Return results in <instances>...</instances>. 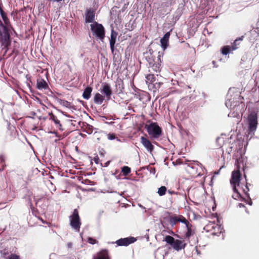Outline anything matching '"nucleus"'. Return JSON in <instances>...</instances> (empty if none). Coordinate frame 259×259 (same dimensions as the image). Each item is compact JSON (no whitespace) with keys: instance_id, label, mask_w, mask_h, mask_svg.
<instances>
[{"instance_id":"1","label":"nucleus","mask_w":259,"mask_h":259,"mask_svg":"<svg viewBox=\"0 0 259 259\" xmlns=\"http://www.w3.org/2000/svg\"><path fill=\"white\" fill-rule=\"evenodd\" d=\"M240 160V158L236 160L235 164L237 165V168L236 170H234L232 172L230 179V184L232 187L233 190L235 193V194L232 195V197L235 199H238L241 198V195L239 191V190H241L245 196L247 197V203L251 205L252 204V201L248 193L249 191L248 186L249 185L250 186V184L246 181V185L243 186V185L240 183L241 175L240 171V166H239ZM244 176L246 180L245 174L244 175Z\"/></svg>"},{"instance_id":"2","label":"nucleus","mask_w":259,"mask_h":259,"mask_svg":"<svg viewBox=\"0 0 259 259\" xmlns=\"http://www.w3.org/2000/svg\"><path fill=\"white\" fill-rule=\"evenodd\" d=\"M148 61V71L150 73H158L161 71V61L160 56L157 58L153 57L151 55L146 57Z\"/></svg>"},{"instance_id":"3","label":"nucleus","mask_w":259,"mask_h":259,"mask_svg":"<svg viewBox=\"0 0 259 259\" xmlns=\"http://www.w3.org/2000/svg\"><path fill=\"white\" fill-rule=\"evenodd\" d=\"M164 241L171 245L172 248L177 251L184 249L187 245L184 240L175 239L173 237L169 235H166L164 239Z\"/></svg>"},{"instance_id":"4","label":"nucleus","mask_w":259,"mask_h":259,"mask_svg":"<svg viewBox=\"0 0 259 259\" xmlns=\"http://www.w3.org/2000/svg\"><path fill=\"white\" fill-rule=\"evenodd\" d=\"M91 30L93 35L101 40H103L105 36V30L103 26L95 21L90 25Z\"/></svg>"},{"instance_id":"5","label":"nucleus","mask_w":259,"mask_h":259,"mask_svg":"<svg viewBox=\"0 0 259 259\" xmlns=\"http://www.w3.org/2000/svg\"><path fill=\"white\" fill-rule=\"evenodd\" d=\"M148 134L154 139L158 138L162 135V129L157 122H151L145 125Z\"/></svg>"},{"instance_id":"6","label":"nucleus","mask_w":259,"mask_h":259,"mask_svg":"<svg viewBox=\"0 0 259 259\" xmlns=\"http://www.w3.org/2000/svg\"><path fill=\"white\" fill-rule=\"evenodd\" d=\"M70 225L76 230L79 231L81 222L79 216L78 211L77 209H74L72 214L70 217Z\"/></svg>"},{"instance_id":"7","label":"nucleus","mask_w":259,"mask_h":259,"mask_svg":"<svg viewBox=\"0 0 259 259\" xmlns=\"http://www.w3.org/2000/svg\"><path fill=\"white\" fill-rule=\"evenodd\" d=\"M248 130L250 132H254L257 127V116L255 112H251L248 116Z\"/></svg>"},{"instance_id":"8","label":"nucleus","mask_w":259,"mask_h":259,"mask_svg":"<svg viewBox=\"0 0 259 259\" xmlns=\"http://www.w3.org/2000/svg\"><path fill=\"white\" fill-rule=\"evenodd\" d=\"M220 227L214 222H209L204 227V229L206 232H210L212 235H217L218 233H220L219 231Z\"/></svg>"},{"instance_id":"9","label":"nucleus","mask_w":259,"mask_h":259,"mask_svg":"<svg viewBox=\"0 0 259 259\" xmlns=\"http://www.w3.org/2000/svg\"><path fill=\"white\" fill-rule=\"evenodd\" d=\"M136 240L137 239L134 237H128L119 239L116 241L115 243H116L118 246H126L134 243Z\"/></svg>"},{"instance_id":"10","label":"nucleus","mask_w":259,"mask_h":259,"mask_svg":"<svg viewBox=\"0 0 259 259\" xmlns=\"http://www.w3.org/2000/svg\"><path fill=\"white\" fill-rule=\"evenodd\" d=\"M198 169L202 170V168L198 164H196L191 166H189L188 171L191 175V177L195 178L201 176V172L198 171Z\"/></svg>"},{"instance_id":"11","label":"nucleus","mask_w":259,"mask_h":259,"mask_svg":"<svg viewBox=\"0 0 259 259\" xmlns=\"http://www.w3.org/2000/svg\"><path fill=\"white\" fill-rule=\"evenodd\" d=\"M141 142L144 146V147L150 152H152L154 149V147L152 144L151 142L147 138L144 137H141Z\"/></svg>"},{"instance_id":"12","label":"nucleus","mask_w":259,"mask_h":259,"mask_svg":"<svg viewBox=\"0 0 259 259\" xmlns=\"http://www.w3.org/2000/svg\"><path fill=\"white\" fill-rule=\"evenodd\" d=\"M95 12L92 9L87 10L85 12V23H93L95 22Z\"/></svg>"},{"instance_id":"13","label":"nucleus","mask_w":259,"mask_h":259,"mask_svg":"<svg viewBox=\"0 0 259 259\" xmlns=\"http://www.w3.org/2000/svg\"><path fill=\"white\" fill-rule=\"evenodd\" d=\"M118 35L117 32L114 30L113 29L111 30L110 38V47L112 53L114 52V46L116 42V39Z\"/></svg>"},{"instance_id":"14","label":"nucleus","mask_w":259,"mask_h":259,"mask_svg":"<svg viewBox=\"0 0 259 259\" xmlns=\"http://www.w3.org/2000/svg\"><path fill=\"white\" fill-rule=\"evenodd\" d=\"M36 88L39 90H47L49 89V85L47 82L42 78L37 79Z\"/></svg>"},{"instance_id":"15","label":"nucleus","mask_w":259,"mask_h":259,"mask_svg":"<svg viewBox=\"0 0 259 259\" xmlns=\"http://www.w3.org/2000/svg\"><path fill=\"white\" fill-rule=\"evenodd\" d=\"M170 32H166L163 37L160 39L161 47L165 50L168 46V40L170 36Z\"/></svg>"},{"instance_id":"16","label":"nucleus","mask_w":259,"mask_h":259,"mask_svg":"<svg viewBox=\"0 0 259 259\" xmlns=\"http://www.w3.org/2000/svg\"><path fill=\"white\" fill-rule=\"evenodd\" d=\"M102 89L101 92L104 93L107 98L108 99L110 98V97L112 95V91L111 90L110 85L108 83H105L102 85Z\"/></svg>"},{"instance_id":"17","label":"nucleus","mask_w":259,"mask_h":259,"mask_svg":"<svg viewBox=\"0 0 259 259\" xmlns=\"http://www.w3.org/2000/svg\"><path fill=\"white\" fill-rule=\"evenodd\" d=\"M94 259H109L108 250L107 249L101 250Z\"/></svg>"},{"instance_id":"18","label":"nucleus","mask_w":259,"mask_h":259,"mask_svg":"<svg viewBox=\"0 0 259 259\" xmlns=\"http://www.w3.org/2000/svg\"><path fill=\"white\" fill-rule=\"evenodd\" d=\"M104 99V97L98 93L94 96V101L96 104H101L103 102Z\"/></svg>"},{"instance_id":"19","label":"nucleus","mask_w":259,"mask_h":259,"mask_svg":"<svg viewBox=\"0 0 259 259\" xmlns=\"http://www.w3.org/2000/svg\"><path fill=\"white\" fill-rule=\"evenodd\" d=\"M186 228H187V232H186V233L185 234V237L186 239H189L190 237L195 233V232L192 229V225L191 224H190L189 225L187 226Z\"/></svg>"},{"instance_id":"20","label":"nucleus","mask_w":259,"mask_h":259,"mask_svg":"<svg viewBox=\"0 0 259 259\" xmlns=\"http://www.w3.org/2000/svg\"><path fill=\"white\" fill-rule=\"evenodd\" d=\"M92 88L91 87H87L84 90L82 97L84 99L88 100L91 96Z\"/></svg>"},{"instance_id":"21","label":"nucleus","mask_w":259,"mask_h":259,"mask_svg":"<svg viewBox=\"0 0 259 259\" xmlns=\"http://www.w3.org/2000/svg\"><path fill=\"white\" fill-rule=\"evenodd\" d=\"M20 48V44L16 41H14L13 43V48L12 53L9 55V57L15 54V57L17 56L19 54V48Z\"/></svg>"},{"instance_id":"22","label":"nucleus","mask_w":259,"mask_h":259,"mask_svg":"<svg viewBox=\"0 0 259 259\" xmlns=\"http://www.w3.org/2000/svg\"><path fill=\"white\" fill-rule=\"evenodd\" d=\"M49 115L50 116V119L54 122L57 127H60L61 126L60 120L55 115L53 114L52 112L49 113Z\"/></svg>"},{"instance_id":"23","label":"nucleus","mask_w":259,"mask_h":259,"mask_svg":"<svg viewBox=\"0 0 259 259\" xmlns=\"http://www.w3.org/2000/svg\"><path fill=\"white\" fill-rule=\"evenodd\" d=\"M147 83H152L155 81V76L153 73L149 72L146 76Z\"/></svg>"},{"instance_id":"24","label":"nucleus","mask_w":259,"mask_h":259,"mask_svg":"<svg viewBox=\"0 0 259 259\" xmlns=\"http://www.w3.org/2000/svg\"><path fill=\"white\" fill-rule=\"evenodd\" d=\"M169 222L171 226H174L177 224V223L179 222V215L170 217Z\"/></svg>"},{"instance_id":"25","label":"nucleus","mask_w":259,"mask_h":259,"mask_svg":"<svg viewBox=\"0 0 259 259\" xmlns=\"http://www.w3.org/2000/svg\"><path fill=\"white\" fill-rule=\"evenodd\" d=\"M131 172V169L127 166H123L121 167V172L125 177L128 176Z\"/></svg>"},{"instance_id":"26","label":"nucleus","mask_w":259,"mask_h":259,"mask_svg":"<svg viewBox=\"0 0 259 259\" xmlns=\"http://www.w3.org/2000/svg\"><path fill=\"white\" fill-rule=\"evenodd\" d=\"M243 37H244V36H242L241 37H238V38L234 40L233 45L231 46L232 51L235 50L238 48L237 46L239 45L238 41L242 40L243 39Z\"/></svg>"},{"instance_id":"27","label":"nucleus","mask_w":259,"mask_h":259,"mask_svg":"<svg viewBox=\"0 0 259 259\" xmlns=\"http://www.w3.org/2000/svg\"><path fill=\"white\" fill-rule=\"evenodd\" d=\"M231 50H232L231 47L226 46L222 48V53L223 55H226L230 53Z\"/></svg>"},{"instance_id":"28","label":"nucleus","mask_w":259,"mask_h":259,"mask_svg":"<svg viewBox=\"0 0 259 259\" xmlns=\"http://www.w3.org/2000/svg\"><path fill=\"white\" fill-rule=\"evenodd\" d=\"M59 102L60 105H61L63 106H65L66 107L70 108L71 106V103L66 100L60 99L59 100Z\"/></svg>"},{"instance_id":"29","label":"nucleus","mask_w":259,"mask_h":259,"mask_svg":"<svg viewBox=\"0 0 259 259\" xmlns=\"http://www.w3.org/2000/svg\"><path fill=\"white\" fill-rule=\"evenodd\" d=\"M167 191V189L165 186H161L158 189V193L159 196L164 195Z\"/></svg>"},{"instance_id":"30","label":"nucleus","mask_w":259,"mask_h":259,"mask_svg":"<svg viewBox=\"0 0 259 259\" xmlns=\"http://www.w3.org/2000/svg\"><path fill=\"white\" fill-rule=\"evenodd\" d=\"M179 222H182L185 224L186 227L191 224L189 222L183 215H179Z\"/></svg>"},{"instance_id":"31","label":"nucleus","mask_w":259,"mask_h":259,"mask_svg":"<svg viewBox=\"0 0 259 259\" xmlns=\"http://www.w3.org/2000/svg\"><path fill=\"white\" fill-rule=\"evenodd\" d=\"M7 259H20V257L19 255L16 254L11 253L7 257Z\"/></svg>"},{"instance_id":"32","label":"nucleus","mask_w":259,"mask_h":259,"mask_svg":"<svg viewBox=\"0 0 259 259\" xmlns=\"http://www.w3.org/2000/svg\"><path fill=\"white\" fill-rule=\"evenodd\" d=\"M88 241L89 243H90L91 244H95L98 243V241L97 240L92 237H89L88 239Z\"/></svg>"},{"instance_id":"33","label":"nucleus","mask_w":259,"mask_h":259,"mask_svg":"<svg viewBox=\"0 0 259 259\" xmlns=\"http://www.w3.org/2000/svg\"><path fill=\"white\" fill-rule=\"evenodd\" d=\"M44 198V196H41L40 197H38V196H35L33 197V199L34 201H35V203L37 204L39 201H41L42 199Z\"/></svg>"},{"instance_id":"34","label":"nucleus","mask_w":259,"mask_h":259,"mask_svg":"<svg viewBox=\"0 0 259 259\" xmlns=\"http://www.w3.org/2000/svg\"><path fill=\"white\" fill-rule=\"evenodd\" d=\"M116 138L115 135L114 134H109L108 135V139L110 140H114Z\"/></svg>"},{"instance_id":"35","label":"nucleus","mask_w":259,"mask_h":259,"mask_svg":"<svg viewBox=\"0 0 259 259\" xmlns=\"http://www.w3.org/2000/svg\"><path fill=\"white\" fill-rule=\"evenodd\" d=\"M93 132V127H89L88 129L87 130V133L89 134H91Z\"/></svg>"},{"instance_id":"36","label":"nucleus","mask_w":259,"mask_h":259,"mask_svg":"<svg viewBox=\"0 0 259 259\" xmlns=\"http://www.w3.org/2000/svg\"><path fill=\"white\" fill-rule=\"evenodd\" d=\"M167 192H168L169 194H177V193H178L177 192H175V191H171V190H168L167 191Z\"/></svg>"},{"instance_id":"37","label":"nucleus","mask_w":259,"mask_h":259,"mask_svg":"<svg viewBox=\"0 0 259 259\" xmlns=\"http://www.w3.org/2000/svg\"><path fill=\"white\" fill-rule=\"evenodd\" d=\"M5 161V157L3 155L0 156V162H4Z\"/></svg>"},{"instance_id":"38","label":"nucleus","mask_w":259,"mask_h":259,"mask_svg":"<svg viewBox=\"0 0 259 259\" xmlns=\"http://www.w3.org/2000/svg\"><path fill=\"white\" fill-rule=\"evenodd\" d=\"M239 206L240 207H244V205L243 204H242V203H239Z\"/></svg>"},{"instance_id":"39","label":"nucleus","mask_w":259,"mask_h":259,"mask_svg":"<svg viewBox=\"0 0 259 259\" xmlns=\"http://www.w3.org/2000/svg\"><path fill=\"white\" fill-rule=\"evenodd\" d=\"M98 159V158H94V161H95V162H96V163H98V161H97Z\"/></svg>"},{"instance_id":"40","label":"nucleus","mask_w":259,"mask_h":259,"mask_svg":"<svg viewBox=\"0 0 259 259\" xmlns=\"http://www.w3.org/2000/svg\"><path fill=\"white\" fill-rule=\"evenodd\" d=\"M26 77V78H27V79L28 78V77L30 78V77L29 76V75H27Z\"/></svg>"},{"instance_id":"41","label":"nucleus","mask_w":259,"mask_h":259,"mask_svg":"<svg viewBox=\"0 0 259 259\" xmlns=\"http://www.w3.org/2000/svg\"><path fill=\"white\" fill-rule=\"evenodd\" d=\"M8 254V253H4V255H6V254Z\"/></svg>"},{"instance_id":"42","label":"nucleus","mask_w":259,"mask_h":259,"mask_svg":"<svg viewBox=\"0 0 259 259\" xmlns=\"http://www.w3.org/2000/svg\"><path fill=\"white\" fill-rule=\"evenodd\" d=\"M150 121H151L150 120H148V122H150Z\"/></svg>"}]
</instances>
